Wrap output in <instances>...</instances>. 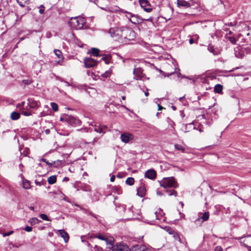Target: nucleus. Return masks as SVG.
<instances>
[{"label": "nucleus", "instance_id": "1", "mask_svg": "<svg viewBox=\"0 0 251 251\" xmlns=\"http://www.w3.org/2000/svg\"><path fill=\"white\" fill-rule=\"evenodd\" d=\"M108 33L115 40L123 39L131 40L135 37L134 31L126 26L111 28L109 30Z\"/></svg>", "mask_w": 251, "mask_h": 251}, {"label": "nucleus", "instance_id": "2", "mask_svg": "<svg viewBox=\"0 0 251 251\" xmlns=\"http://www.w3.org/2000/svg\"><path fill=\"white\" fill-rule=\"evenodd\" d=\"M85 23V19L80 17H72L70 19L69 24L72 28L78 30L81 29Z\"/></svg>", "mask_w": 251, "mask_h": 251}, {"label": "nucleus", "instance_id": "3", "mask_svg": "<svg viewBox=\"0 0 251 251\" xmlns=\"http://www.w3.org/2000/svg\"><path fill=\"white\" fill-rule=\"evenodd\" d=\"M160 186L165 189L167 188H176L178 184L173 177H165L160 182Z\"/></svg>", "mask_w": 251, "mask_h": 251}, {"label": "nucleus", "instance_id": "4", "mask_svg": "<svg viewBox=\"0 0 251 251\" xmlns=\"http://www.w3.org/2000/svg\"><path fill=\"white\" fill-rule=\"evenodd\" d=\"M95 238H97L103 243L104 245H108L109 248L110 246L113 245L114 242V239L113 237H107V235L99 233L95 235Z\"/></svg>", "mask_w": 251, "mask_h": 251}, {"label": "nucleus", "instance_id": "5", "mask_svg": "<svg viewBox=\"0 0 251 251\" xmlns=\"http://www.w3.org/2000/svg\"><path fill=\"white\" fill-rule=\"evenodd\" d=\"M84 63L85 67L86 68H93L94 66V60L90 57H86L84 59ZM87 74L88 75L91 76L93 79L94 78V72L93 71V69L91 70H88L87 71Z\"/></svg>", "mask_w": 251, "mask_h": 251}, {"label": "nucleus", "instance_id": "6", "mask_svg": "<svg viewBox=\"0 0 251 251\" xmlns=\"http://www.w3.org/2000/svg\"><path fill=\"white\" fill-rule=\"evenodd\" d=\"M125 13H127L128 15H130V21L134 24H139L144 20L151 22L152 20V18H150L148 19H143L140 18L138 15L127 11H125Z\"/></svg>", "mask_w": 251, "mask_h": 251}, {"label": "nucleus", "instance_id": "7", "mask_svg": "<svg viewBox=\"0 0 251 251\" xmlns=\"http://www.w3.org/2000/svg\"><path fill=\"white\" fill-rule=\"evenodd\" d=\"M110 248L112 249V251H130L128 247L122 243H117L115 245H112Z\"/></svg>", "mask_w": 251, "mask_h": 251}, {"label": "nucleus", "instance_id": "8", "mask_svg": "<svg viewBox=\"0 0 251 251\" xmlns=\"http://www.w3.org/2000/svg\"><path fill=\"white\" fill-rule=\"evenodd\" d=\"M240 243H243L245 247H247L249 251H251V235L245 237L240 238Z\"/></svg>", "mask_w": 251, "mask_h": 251}, {"label": "nucleus", "instance_id": "9", "mask_svg": "<svg viewBox=\"0 0 251 251\" xmlns=\"http://www.w3.org/2000/svg\"><path fill=\"white\" fill-rule=\"evenodd\" d=\"M120 139L123 142L126 144L133 139V136L130 133L125 132L121 135Z\"/></svg>", "mask_w": 251, "mask_h": 251}, {"label": "nucleus", "instance_id": "10", "mask_svg": "<svg viewBox=\"0 0 251 251\" xmlns=\"http://www.w3.org/2000/svg\"><path fill=\"white\" fill-rule=\"evenodd\" d=\"M140 6L144 9V10L147 12H150L151 11L150 2L147 0H139Z\"/></svg>", "mask_w": 251, "mask_h": 251}, {"label": "nucleus", "instance_id": "11", "mask_svg": "<svg viewBox=\"0 0 251 251\" xmlns=\"http://www.w3.org/2000/svg\"><path fill=\"white\" fill-rule=\"evenodd\" d=\"M133 74L134 75V78L136 80H141L145 76L143 73V69L141 68L134 69Z\"/></svg>", "mask_w": 251, "mask_h": 251}, {"label": "nucleus", "instance_id": "12", "mask_svg": "<svg viewBox=\"0 0 251 251\" xmlns=\"http://www.w3.org/2000/svg\"><path fill=\"white\" fill-rule=\"evenodd\" d=\"M65 121L71 125L75 126L80 123V121L73 117L66 115Z\"/></svg>", "mask_w": 251, "mask_h": 251}, {"label": "nucleus", "instance_id": "13", "mask_svg": "<svg viewBox=\"0 0 251 251\" xmlns=\"http://www.w3.org/2000/svg\"><path fill=\"white\" fill-rule=\"evenodd\" d=\"M28 105L26 107L27 109H28L27 107L29 108L36 109L39 106V102L36 100L30 99H28Z\"/></svg>", "mask_w": 251, "mask_h": 251}, {"label": "nucleus", "instance_id": "14", "mask_svg": "<svg viewBox=\"0 0 251 251\" xmlns=\"http://www.w3.org/2000/svg\"><path fill=\"white\" fill-rule=\"evenodd\" d=\"M130 251H151L149 249L144 245H137L133 246Z\"/></svg>", "mask_w": 251, "mask_h": 251}, {"label": "nucleus", "instance_id": "15", "mask_svg": "<svg viewBox=\"0 0 251 251\" xmlns=\"http://www.w3.org/2000/svg\"><path fill=\"white\" fill-rule=\"evenodd\" d=\"M145 176L150 179H153L156 177V173L154 170L150 169L146 172Z\"/></svg>", "mask_w": 251, "mask_h": 251}, {"label": "nucleus", "instance_id": "16", "mask_svg": "<svg viewBox=\"0 0 251 251\" xmlns=\"http://www.w3.org/2000/svg\"><path fill=\"white\" fill-rule=\"evenodd\" d=\"M107 131V127L104 126L99 125L97 126L95 125V132L101 134L100 136L103 135Z\"/></svg>", "mask_w": 251, "mask_h": 251}, {"label": "nucleus", "instance_id": "17", "mask_svg": "<svg viewBox=\"0 0 251 251\" xmlns=\"http://www.w3.org/2000/svg\"><path fill=\"white\" fill-rule=\"evenodd\" d=\"M58 231L59 232L61 236L64 239V242L65 243L68 242L69 239V236L68 233L64 229H60Z\"/></svg>", "mask_w": 251, "mask_h": 251}, {"label": "nucleus", "instance_id": "18", "mask_svg": "<svg viewBox=\"0 0 251 251\" xmlns=\"http://www.w3.org/2000/svg\"><path fill=\"white\" fill-rule=\"evenodd\" d=\"M54 52L55 54L56 55V56L59 59V60L58 61H56V62L58 63H60L61 62H62L64 59V57H63V54H62L61 51L60 50H59L55 49L54 50Z\"/></svg>", "mask_w": 251, "mask_h": 251}, {"label": "nucleus", "instance_id": "19", "mask_svg": "<svg viewBox=\"0 0 251 251\" xmlns=\"http://www.w3.org/2000/svg\"><path fill=\"white\" fill-rule=\"evenodd\" d=\"M193 123H190L187 125H183L181 128V130L184 132L186 133L189 131L190 128H194V127H193Z\"/></svg>", "mask_w": 251, "mask_h": 251}, {"label": "nucleus", "instance_id": "20", "mask_svg": "<svg viewBox=\"0 0 251 251\" xmlns=\"http://www.w3.org/2000/svg\"><path fill=\"white\" fill-rule=\"evenodd\" d=\"M177 4L178 6H182L185 7H190V4L185 0H177Z\"/></svg>", "mask_w": 251, "mask_h": 251}, {"label": "nucleus", "instance_id": "21", "mask_svg": "<svg viewBox=\"0 0 251 251\" xmlns=\"http://www.w3.org/2000/svg\"><path fill=\"white\" fill-rule=\"evenodd\" d=\"M146 194V189L144 186H141L137 189V195L140 197H143Z\"/></svg>", "mask_w": 251, "mask_h": 251}, {"label": "nucleus", "instance_id": "22", "mask_svg": "<svg viewBox=\"0 0 251 251\" xmlns=\"http://www.w3.org/2000/svg\"><path fill=\"white\" fill-rule=\"evenodd\" d=\"M111 74H112V71H111V69H109V70L106 71L104 73H102L101 74V76L103 78V79L101 78V79L104 81L105 78H107V77H110Z\"/></svg>", "mask_w": 251, "mask_h": 251}, {"label": "nucleus", "instance_id": "23", "mask_svg": "<svg viewBox=\"0 0 251 251\" xmlns=\"http://www.w3.org/2000/svg\"><path fill=\"white\" fill-rule=\"evenodd\" d=\"M209 218V214L208 212H205L202 214V216L200 217L196 221H199L200 219H202V222H205L208 220Z\"/></svg>", "mask_w": 251, "mask_h": 251}, {"label": "nucleus", "instance_id": "24", "mask_svg": "<svg viewBox=\"0 0 251 251\" xmlns=\"http://www.w3.org/2000/svg\"><path fill=\"white\" fill-rule=\"evenodd\" d=\"M223 89V86L221 84H218L215 86L214 90L216 93L221 94L222 93Z\"/></svg>", "mask_w": 251, "mask_h": 251}, {"label": "nucleus", "instance_id": "25", "mask_svg": "<svg viewBox=\"0 0 251 251\" xmlns=\"http://www.w3.org/2000/svg\"><path fill=\"white\" fill-rule=\"evenodd\" d=\"M23 188L25 189H29L30 188V182L26 179L23 180Z\"/></svg>", "mask_w": 251, "mask_h": 251}, {"label": "nucleus", "instance_id": "26", "mask_svg": "<svg viewBox=\"0 0 251 251\" xmlns=\"http://www.w3.org/2000/svg\"><path fill=\"white\" fill-rule=\"evenodd\" d=\"M100 60H103L106 64H108L110 61V57L109 55H103Z\"/></svg>", "mask_w": 251, "mask_h": 251}, {"label": "nucleus", "instance_id": "27", "mask_svg": "<svg viewBox=\"0 0 251 251\" xmlns=\"http://www.w3.org/2000/svg\"><path fill=\"white\" fill-rule=\"evenodd\" d=\"M20 117V115L17 112H13L11 114V118L13 120H17Z\"/></svg>", "mask_w": 251, "mask_h": 251}, {"label": "nucleus", "instance_id": "28", "mask_svg": "<svg viewBox=\"0 0 251 251\" xmlns=\"http://www.w3.org/2000/svg\"><path fill=\"white\" fill-rule=\"evenodd\" d=\"M56 181V176H51L48 177V182L50 184H53L55 183Z\"/></svg>", "mask_w": 251, "mask_h": 251}, {"label": "nucleus", "instance_id": "29", "mask_svg": "<svg viewBox=\"0 0 251 251\" xmlns=\"http://www.w3.org/2000/svg\"><path fill=\"white\" fill-rule=\"evenodd\" d=\"M126 184L131 186L134 183V179L133 177H129L126 179Z\"/></svg>", "mask_w": 251, "mask_h": 251}, {"label": "nucleus", "instance_id": "30", "mask_svg": "<svg viewBox=\"0 0 251 251\" xmlns=\"http://www.w3.org/2000/svg\"><path fill=\"white\" fill-rule=\"evenodd\" d=\"M175 149L178 151H181L182 152H184L185 149L181 145L176 144L175 146Z\"/></svg>", "mask_w": 251, "mask_h": 251}, {"label": "nucleus", "instance_id": "31", "mask_svg": "<svg viewBox=\"0 0 251 251\" xmlns=\"http://www.w3.org/2000/svg\"><path fill=\"white\" fill-rule=\"evenodd\" d=\"M208 50L214 55L217 54V51H215L213 46L209 45L208 47Z\"/></svg>", "mask_w": 251, "mask_h": 251}, {"label": "nucleus", "instance_id": "32", "mask_svg": "<svg viewBox=\"0 0 251 251\" xmlns=\"http://www.w3.org/2000/svg\"><path fill=\"white\" fill-rule=\"evenodd\" d=\"M39 222V220L37 218H32L29 220V222L31 225H35L38 223Z\"/></svg>", "mask_w": 251, "mask_h": 251}, {"label": "nucleus", "instance_id": "33", "mask_svg": "<svg viewBox=\"0 0 251 251\" xmlns=\"http://www.w3.org/2000/svg\"><path fill=\"white\" fill-rule=\"evenodd\" d=\"M52 110L54 111L58 110V105L55 102H51L50 103Z\"/></svg>", "mask_w": 251, "mask_h": 251}, {"label": "nucleus", "instance_id": "34", "mask_svg": "<svg viewBox=\"0 0 251 251\" xmlns=\"http://www.w3.org/2000/svg\"><path fill=\"white\" fill-rule=\"evenodd\" d=\"M158 213V214L160 215V216H164L165 215V213L163 212V211L162 210V209H159V211L157 212V211H156L154 214L156 215V219H158V216L157 215V213Z\"/></svg>", "mask_w": 251, "mask_h": 251}, {"label": "nucleus", "instance_id": "35", "mask_svg": "<svg viewBox=\"0 0 251 251\" xmlns=\"http://www.w3.org/2000/svg\"><path fill=\"white\" fill-rule=\"evenodd\" d=\"M40 217L44 220L47 221H50V220L49 219V217L47 216V215L45 214H41L40 215Z\"/></svg>", "mask_w": 251, "mask_h": 251}, {"label": "nucleus", "instance_id": "36", "mask_svg": "<svg viewBox=\"0 0 251 251\" xmlns=\"http://www.w3.org/2000/svg\"><path fill=\"white\" fill-rule=\"evenodd\" d=\"M26 0H17L18 3L22 7L25 6Z\"/></svg>", "mask_w": 251, "mask_h": 251}, {"label": "nucleus", "instance_id": "37", "mask_svg": "<svg viewBox=\"0 0 251 251\" xmlns=\"http://www.w3.org/2000/svg\"><path fill=\"white\" fill-rule=\"evenodd\" d=\"M21 114L25 116H28L31 115V112L29 111H22Z\"/></svg>", "mask_w": 251, "mask_h": 251}, {"label": "nucleus", "instance_id": "38", "mask_svg": "<svg viewBox=\"0 0 251 251\" xmlns=\"http://www.w3.org/2000/svg\"><path fill=\"white\" fill-rule=\"evenodd\" d=\"M229 40L232 44H235L237 41L236 38L234 37H229Z\"/></svg>", "mask_w": 251, "mask_h": 251}, {"label": "nucleus", "instance_id": "39", "mask_svg": "<svg viewBox=\"0 0 251 251\" xmlns=\"http://www.w3.org/2000/svg\"><path fill=\"white\" fill-rule=\"evenodd\" d=\"M42 161L44 162H45L46 163V164H47L48 165H49L50 166H51L53 164H54L55 162H53L52 163H50L49 162V161H48L45 158H42L41 159V160Z\"/></svg>", "mask_w": 251, "mask_h": 251}, {"label": "nucleus", "instance_id": "40", "mask_svg": "<svg viewBox=\"0 0 251 251\" xmlns=\"http://www.w3.org/2000/svg\"><path fill=\"white\" fill-rule=\"evenodd\" d=\"M22 82L25 85H28L30 84L32 82V81L30 79H24L23 80Z\"/></svg>", "mask_w": 251, "mask_h": 251}, {"label": "nucleus", "instance_id": "41", "mask_svg": "<svg viewBox=\"0 0 251 251\" xmlns=\"http://www.w3.org/2000/svg\"><path fill=\"white\" fill-rule=\"evenodd\" d=\"M14 231L11 230L8 232H7V233H4L2 234L3 236V237H5V236H9L11 234H12L13 233Z\"/></svg>", "mask_w": 251, "mask_h": 251}, {"label": "nucleus", "instance_id": "42", "mask_svg": "<svg viewBox=\"0 0 251 251\" xmlns=\"http://www.w3.org/2000/svg\"><path fill=\"white\" fill-rule=\"evenodd\" d=\"M176 196L177 195V192L174 190H172L171 191V192H170V193L169 194V196Z\"/></svg>", "mask_w": 251, "mask_h": 251}, {"label": "nucleus", "instance_id": "43", "mask_svg": "<svg viewBox=\"0 0 251 251\" xmlns=\"http://www.w3.org/2000/svg\"><path fill=\"white\" fill-rule=\"evenodd\" d=\"M32 228L31 226H26L25 228V230L27 232H30L32 231Z\"/></svg>", "mask_w": 251, "mask_h": 251}, {"label": "nucleus", "instance_id": "44", "mask_svg": "<svg viewBox=\"0 0 251 251\" xmlns=\"http://www.w3.org/2000/svg\"><path fill=\"white\" fill-rule=\"evenodd\" d=\"M87 54H92L94 56V48H92L91 50H88L87 51Z\"/></svg>", "mask_w": 251, "mask_h": 251}, {"label": "nucleus", "instance_id": "45", "mask_svg": "<svg viewBox=\"0 0 251 251\" xmlns=\"http://www.w3.org/2000/svg\"><path fill=\"white\" fill-rule=\"evenodd\" d=\"M44 6L43 5H41L40 6V8L39 9V13L40 14H43L44 13Z\"/></svg>", "mask_w": 251, "mask_h": 251}, {"label": "nucleus", "instance_id": "46", "mask_svg": "<svg viewBox=\"0 0 251 251\" xmlns=\"http://www.w3.org/2000/svg\"><path fill=\"white\" fill-rule=\"evenodd\" d=\"M165 229L167 231H168L170 234H172V229L170 227H169L168 226H166L165 227Z\"/></svg>", "mask_w": 251, "mask_h": 251}, {"label": "nucleus", "instance_id": "47", "mask_svg": "<svg viewBox=\"0 0 251 251\" xmlns=\"http://www.w3.org/2000/svg\"><path fill=\"white\" fill-rule=\"evenodd\" d=\"M99 51H100L99 50L95 48V57L99 56Z\"/></svg>", "mask_w": 251, "mask_h": 251}, {"label": "nucleus", "instance_id": "48", "mask_svg": "<svg viewBox=\"0 0 251 251\" xmlns=\"http://www.w3.org/2000/svg\"><path fill=\"white\" fill-rule=\"evenodd\" d=\"M95 251H96V250H97L98 251H101L102 250V249L101 247H99L97 245H95Z\"/></svg>", "mask_w": 251, "mask_h": 251}, {"label": "nucleus", "instance_id": "49", "mask_svg": "<svg viewBox=\"0 0 251 251\" xmlns=\"http://www.w3.org/2000/svg\"><path fill=\"white\" fill-rule=\"evenodd\" d=\"M157 105H158V110H161L162 109H163L164 108V107H162V106H161L159 104H158Z\"/></svg>", "mask_w": 251, "mask_h": 251}, {"label": "nucleus", "instance_id": "50", "mask_svg": "<svg viewBox=\"0 0 251 251\" xmlns=\"http://www.w3.org/2000/svg\"><path fill=\"white\" fill-rule=\"evenodd\" d=\"M222 249L220 247H217L215 249L216 251H222Z\"/></svg>", "mask_w": 251, "mask_h": 251}, {"label": "nucleus", "instance_id": "51", "mask_svg": "<svg viewBox=\"0 0 251 251\" xmlns=\"http://www.w3.org/2000/svg\"><path fill=\"white\" fill-rule=\"evenodd\" d=\"M115 176L113 175V176L111 177V178H110V181H111V182H113V181H114V180H115Z\"/></svg>", "mask_w": 251, "mask_h": 251}, {"label": "nucleus", "instance_id": "52", "mask_svg": "<svg viewBox=\"0 0 251 251\" xmlns=\"http://www.w3.org/2000/svg\"><path fill=\"white\" fill-rule=\"evenodd\" d=\"M24 104H25V102H22V105H21V104H18L17 105V107L20 108V107L24 106Z\"/></svg>", "mask_w": 251, "mask_h": 251}, {"label": "nucleus", "instance_id": "53", "mask_svg": "<svg viewBox=\"0 0 251 251\" xmlns=\"http://www.w3.org/2000/svg\"><path fill=\"white\" fill-rule=\"evenodd\" d=\"M194 43V41L193 39L191 38V39H189V43L190 44H192Z\"/></svg>", "mask_w": 251, "mask_h": 251}, {"label": "nucleus", "instance_id": "54", "mask_svg": "<svg viewBox=\"0 0 251 251\" xmlns=\"http://www.w3.org/2000/svg\"><path fill=\"white\" fill-rule=\"evenodd\" d=\"M65 116L64 117L60 118V121H65Z\"/></svg>", "mask_w": 251, "mask_h": 251}, {"label": "nucleus", "instance_id": "55", "mask_svg": "<svg viewBox=\"0 0 251 251\" xmlns=\"http://www.w3.org/2000/svg\"><path fill=\"white\" fill-rule=\"evenodd\" d=\"M126 17L127 18H128L129 19V20L130 21V15H128L127 13H126Z\"/></svg>", "mask_w": 251, "mask_h": 251}, {"label": "nucleus", "instance_id": "56", "mask_svg": "<svg viewBox=\"0 0 251 251\" xmlns=\"http://www.w3.org/2000/svg\"><path fill=\"white\" fill-rule=\"evenodd\" d=\"M25 39V38L24 37H21L20 39V41L19 42H18V44L19 43V42Z\"/></svg>", "mask_w": 251, "mask_h": 251}, {"label": "nucleus", "instance_id": "57", "mask_svg": "<svg viewBox=\"0 0 251 251\" xmlns=\"http://www.w3.org/2000/svg\"><path fill=\"white\" fill-rule=\"evenodd\" d=\"M29 209H30V210H33H33H34V207H33V206H30V207H29Z\"/></svg>", "mask_w": 251, "mask_h": 251}, {"label": "nucleus", "instance_id": "58", "mask_svg": "<svg viewBox=\"0 0 251 251\" xmlns=\"http://www.w3.org/2000/svg\"><path fill=\"white\" fill-rule=\"evenodd\" d=\"M145 95L146 97L148 96L149 95V93L148 92H146L145 93Z\"/></svg>", "mask_w": 251, "mask_h": 251}, {"label": "nucleus", "instance_id": "59", "mask_svg": "<svg viewBox=\"0 0 251 251\" xmlns=\"http://www.w3.org/2000/svg\"><path fill=\"white\" fill-rule=\"evenodd\" d=\"M87 243L88 244V246H90L91 247H92V246L91 245L89 241H87Z\"/></svg>", "mask_w": 251, "mask_h": 251}, {"label": "nucleus", "instance_id": "60", "mask_svg": "<svg viewBox=\"0 0 251 251\" xmlns=\"http://www.w3.org/2000/svg\"><path fill=\"white\" fill-rule=\"evenodd\" d=\"M179 203L181 204V206L183 207L184 205L182 201H180Z\"/></svg>", "mask_w": 251, "mask_h": 251}, {"label": "nucleus", "instance_id": "61", "mask_svg": "<svg viewBox=\"0 0 251 251\" xmlns=\"http://www.w3.org/2000/svg\"><path fill=\"white\" fill-rule=\"evenodd\" d=\"M35 183L38 185H40V183L39 182H37L36 180L35 181Z\"/></svg>", "mask_w": 251, "mask_h": 251}, {"label": "nucleus", "instance_id": "62", "mask_svg": "<svg viewBox=\"0 0 251 251\" xmlns=\"http://www.w3.org/2000/svg\"><path fill=\"white\" fill-rule=\"evenodd\" d=\"M122 100H125L126 99V97L125 96H122Z\"/></svg>", "mask_w": 251, "mask_h": 251}, {"label": "nucleus", "instance_id": "63", "mask_svg": "<svg viewBox=\"0 0 251 251\" xmlns=\"http://www.w3.org/2000/svg\"><path fill=\"white\" fill-rule=\"evenodd\" d=\"M74 205L80 207V205H79L78 204H77L76 203Z\"/></svg>", "mask_w": 251, "mask_h": 251}, {"label": "nucleus", "instance_id": "64", "mask_svg": "<svg viewBox=\"0 0 251 251\" xmlns=\"http://www.w3.org/2000/svg\"><path fill=\"white\" fill-rule=\"evenodd\" d=\"M89 237H90L89 240H90V241H92V240L93 238H92V237H91V236H90Z\"/></svg>", "mask_w": 251, "mask_h": 251}]
</instances>
